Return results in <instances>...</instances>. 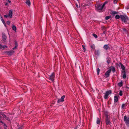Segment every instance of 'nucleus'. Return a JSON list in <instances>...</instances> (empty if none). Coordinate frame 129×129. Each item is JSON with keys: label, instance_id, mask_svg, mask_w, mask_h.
<instances>
[{"label": "nucleus", "instance_id": "51", "mask_svg": "<svg viewBox=\"0 0 129 129\" xmlns=\"http://www.w3.org/2000/svg\"><path fill=\"white\" fill-rule=\"evenodd\" d=\"M103 33L104 34H105V31H104L103 32Z\"/></svg>", "mask_w": 129, "mask_h": 129}, {"label": "nucleus", "instance_id": "23", "mask_svg": "<svg viewBox=\"0 0 129 129\" xmlns=\"http://www.w3.org/2000/svg\"><path fill=\"white\" fill-rule=\"evenodd\" d=\"M118 86L121 87L123 85V83L122 81L121 82L118 83Z\"/></svg>", "mask_w": 129, "mask_h": 129}, {"label": "nucleus", "instance_id": "32", "mask_svg": "<svg viewBox=\"0 0 129 129\" xmlns=\"http://www.w3.org/2000/svg\"><path fill=\"white\" fill-rule=\"evenodd\" d=\"M63 101H61V99H59L57 101V103H59L60 102H63Z\"/></svg>", "mask_w": 129, "mask_h": 129}, {"label": "nucleus", "instance_id": "30", "mask_svg": "<svg viewBox=\"0 0 129 129\" xmlns=\"http://www.w3.org/2000/svg\"><path fill=\"white\" fill-rule=\"evenodd\" d=\"M93 36L95 38H97L98 36L97 35L95 34H92Z\"/></svg>", "mask_w": 129, "mask_h": 129}, {"label": "nucleus", "instance_id": "11", "mask_svg": "<svg viewBox=\"0 0 129 129\" xmlns=\"http://www.w3.org/2000/svg\"><path fill=\"white\" fill-rule=\"evenodd\" d=\"M122 73L123 74V75L122 76L123 78L124 79H125L126 77V72L125 71L122 72Z\"/></svg>", "mask_w": 129, "mask_h": 129}, {"label": "nucleus", "instance_id": "22", "mask_svg": "<svg viewBox=\"0 0 129 129\" xmlns=\"http://www.w3.org/2000/svg\"><path fill=\"white\" fill-rule=\"evenodd\" d=\"M95 53L96 55H99L100 54V52L98 50L95 51Z\"/></svg>", "mask_w": 129, "mask_h": 129}, {"label": "nucleus", "instance_id": "27", "mask_svg": "<svg viewBox=\"0 0 129 129\" xmlns=\"http://www.w3.org/2000/svg\"><path fill=\"white\" fill-rule=\"evenodd\" d=\"M91 48H92V49L94 50L95 49V46L93 44L91 45Z\"/></svg>", "mask_w": 129, "mask_h": 129}, {"label": "nucleus", "instance_id": "18", "mask_svg": "<svg viewBox=\"0 0 129 129\" xmlns=\"http://www.w3.org/2000/svg\"><path fill=\"white\" fill-rule=\"evenodd\" d=\"M120 18H121V15L119 16L118 15H116L115 16V18L116 19H118Z\"/></svg>", "mask_w": 129, "mask_h": 129}, {"label": "nucleus", "instance_id": "48", "mask_svg": "<svg viewBox=\"0 0 129 129\" xmlns=\"http://www.w3.org/2000/svg\"><path fill=\"white\" fill-rule=\"evenodd\" d=\"M4 126H6V127H7V126H6V124H5L4 123Z\"/></svg>", "mask_w": 129, "mask_h": 129}, {"label": "nucleus", "instance_id": "42", "mask_svg": "<svg viewBox=\"0 0 129 129\" xmlns=\"http://www.w3.org/2000/svg\"><path fill=\"white\" fill-rule=\"evenodd\" d=\"M0 122L2 124L4 123V122L2 121L1 119H0Z\"/></svg>", "mask_w": 129, "mask_h": 129}, {"label": "nucleus", "instance_id": "14", "mask_svg": "<svg viewBox=\"0 0 129 129\" xmlns=\"http://www.w3.org/2000/svg\"><path fill=\"white\" fill-rule=\"evenodd\" d=\"M118 100V97L117 96H114V102L115 103L117 102Z\"/></svg>", "mask_w": 129, "mask_h": 129}, {"label": "nucleus", "instance_id": "46", "mask_svg": "<svg viewBox=\"0 0 129 129\" xmlns=\"http://www.w3.org/2000/svg\"><path fill=\"white\" fill-rule=\"evenodd\" d=\"M7 1V2H8L9 3H10L11 2V1H10L9 0H8V1Z\"/></svg>", "mask_w": 129, "mask_h": 129}, {"label": "nucleus", "instance_id": "53", "mask_svg": "<svg viewBox=\"0 0 129 129\" xmlns=\"http://www.w3.org/2000/svg\"><path fill=\"white\" fill-rule=\"evenodd\" d=\"M5 129H7L6 127H5Z\"/></svg>", "mask_w": 129, "mask_h": 129}, {"label": "nucleus", "instance_id": "4", "mask_svg": "<svg viewBox=\"0 0 129 129\" xmlns=\"http://www.w3.org/2000/svg\"><path fill=\"white\" fill-rule=\"evenodd\" d=\"M124 120L126 124L127 125H129V117H127L126 115L124 116Z\"/></svg>", "mask_w": 129, "mask_h": 129}, {"label": "nucleus", "instance_id": "38", "mask_svg": "<svg viewBox=\"0 0 129 129\" xmlns=\"http://www.w3.org/2000/svg\"><path fill=\"white\" fill-rule=\"evenodd\" d=\"M3 47L4 48H7V46L5 45H4L3 46Z\"/></svg>", "mask_w": 129, "mask_h": 129}, {"label": "nucleus", "instance_id": "45", "mask_svg": "<svg viewBox=\"0 0 129 129\" xmlns=\"http://www.w3.org/2000/svg\"><path fill=\"white\" fill-rule=\"evenodd\" d=\"M76 7L77 8H78V4H76Z\"/></svg>", "mask_w": 129, "mask_h": 129}, {"label": "nucleus", "instance_id": "10", "mask_svg": "<svg viewBox=\"0 0 129 129\" xmlns=\"http://www.w3.org/2000/svg\"><path fill=\"white\" fill-rule=\"evenodd\" d=\"M103 48L106 51H107L108 49H110L108 44H105V45L103 47Z\"/></svg>", "mask_w": 129, "mask_h": 129}, {"label": "nucleus", "instance_id": "20", "mask_svg": "<svg viewBox=\"0 0 129 129\" xmlns=\"http://www.w3.org/2000/svg\"><path fill=\"white\" fill-rule=\"evenodd\" d=\"M110 69H111V71H112L113 73H114L115 71V68L113 67H112V68Z\"/></svg>", "mask_w": 129, "mask_h": 129}, {"label": "nucleus", "instance_id": "39", "mask_svg": "<svg viewBox=\"0 0 129 129\" xmlns=\"http://www.w3.org/2000/svg\"><path fill=\"white\" fill-rule=\"evenodd\" d=\"M8 16H9L8 15H5L4 16V17L5 18H7L8 17Z\"/></svg>", "mask_w": 129, "mask_h": 129}, {"label": "nucleus", "instance_id": "41", "mask_svg": "<svg viewBox=\"0 0 129 129\" xmlns=\"http://www.w3.org/2000/svg\"><path fill=\"white\" fill-rule=\"evenodd\" d=\"M7 24H8V25L9 24H10V21H7Z\"/></svg>", "mask_w": 129, "mask_h": 129}, {"label": "nucleus", "instance_id": "13", "mask_svg": "<svg viewBox=\"0 0 129 129\" xmlns=\"http://www.w3.org/2000/svg\"><path fill=\"white\" fill-rule=\"evenodd\" d=\"M119 66H120L121 69L123 70V71H125V67L124 66V65L121 63H120Z\"/></svg>", "mask_w": 129, "mask_h": 129}, {"label": "nucleus", "instance_id": "29", "mask_svg": "<svg viewBox=\"0 0 129 129\" xmlns=\"http://www.w3.org/2000/svg\"><path fill=\"white\" fill-rule=\"evenodd\" d=\"M65 97V96L64 95H63L61 97V101H64V99Z\"/></svg>", "mask_w": 129, "mask_h": 129}, {"label": "nucleus", "instance_id": "40", "mask_svg": "<svg viewBox=\"0 0 129 129\" xmlns=\"http://www.w3.org/2000/svg\"><path fill=\"white\" fill-rule=\"evenodd\" d=\"M117 0H114V3L115 4H116L117 3Z\"/></svg>", "mask_w": 129, "mask_h": 129}, {"label": "nucleus", "instance_id": "28", "mask_svg": "<svg viewBox=\"0 0 129 129\" xmlns=\"http://www.w3.org/2000/svg\"><path fill=\"white\" fill-rule=\"evenodd\" d=\"M105 115L106 116V118L109 117L108 116V113L107 112H106L105 113Z\"/></svg>", "mask_w": 129, "mask_h": 129}, {"label": "nucleus", "instance_id": "35", "mask_svg": "<svg viewBox=\"0 0 129 129\" xmlns=\"http://www.w3.org/2000/svg\"><path fill=\"white\" fill-rule=\"evenodd\" d=\"M100 71V70L99 68H98L97 69V74L99 75V72Z\"/></svg>", "mask_w": 129, "mask_h": 129}, {"label": "nucleus", "instance_id": "55", "mask_svg": "<svg viewBox=\"0 0 129 129\" xmlns=\"http://www.w3.org/2000/svg\"><path fill=\"white\" fill-rule=\"evenodd\" d=\"M77 1H78V0H77Z\"/></svg>", "mask_w": 129, "mask_h": 129}, {"label": "nucleus", "instance_id": "9", "mask_svg": "<svg viewBox=\"0 0 129 129\" xmlns=\"http://www.w3.org/2000/svg\"><path fill=\"white\" fill-rule=\"evenodd\" d=\"M111 71V69H109L105 73V75L106 78H107L109 76L110 74Z\"/></svg>", "mask_w": 129, "mask_h": 129}, {"label": "nucleus", "instance_id": "49", "mask_svg": "<svg viewBox=\"0 0 129 129\" xmlns=\"http://www.w3.org/2000/svg\"><path fill=\"white\" fill-rule=\"evenodd\" d=\"M2 46V44H0V46Z\"/></svg>", "mask_w": 129, "mask_h": 129}, {"label": "nucleus", "instance_id": "47", "mask_svg": "<svg viewBox=\"0 0 129 129\" xmlns=\"http://www.w3.org/2000/svg\"><path fill=\"white\" fill-rule=\"evenodd\" d=\"M8 3H6L5 4V5H8Z\"/></svg>", "mask_w": 129, "mask_h": 129}, {"label": "nucleus", "instance_id": "36", "mask_svg": "<svg viewBox=\"0 0 129 129\" xmlns=\"http://www.w3.org/2000/svg\"><path fill=\"white\" fill-rule=\"evenodd\" d=\"M2 21L3 22V24L5 25H6V23L5 22V21H4V20H3V19L2 18Z\"/></svg>", "mask_w": 129, "mask_h": 129}, {"label": "nucleus", "instance_id": "33", "mask_svg": "<svg viewBox=\"0 0 129 129\" xmlns=\"http://www.w3.org/2000/svg\"><path fill=\"white\" fill-rule=\"evenodd\" d=\"M122 91L121 90H120L119 92V95L120 96H122Z\"/></svg>", "mask_w": 129, "mask_h": 129}, {"label": "nucleus", "instance_id": "34", "mask_svg": "<svg viewBox=\"0 0 129 129\" xmlns=\"http://www.w3.org/2000/svg\"><path fill=\"white\" fill-rule=\"evenodd\" d=\"M125 104H123L121 106L122 109L124 108V107H125Z\"/></svg>", "mask_w": 129, "mask_h": 129}, {"label": "nucleus", "instance_id": "25", "mask_svg": "<svg viewBox=\"0 0 129 129\" xmlns=\"http://www.w3.org/2000/svg\"><path fill=\"white\" fill-rule=\"evenodd\" d=\"M4 118H5L8 121H10V119L9 118V117H7L6 115L5 116H4Z\"/></svg>", "mask_w": 129, "mask_h": 129}, {"label": "nucleus", "instance_id": "50", "mask_svg": "<svg viewBox=\"0 0 129 129\" xmlns=\"http://www.w3.org/2000/svg\"><path fill=\"white\" fill-rule=\"evenodd\" d=\"M77 127H75L74 128V129H77Z\"/></svg>", "mask_w": 129, "mask_h": 129}, {"label": "nucleus", "instance_id": "54", "mask_svg": "<svg viewBox=\"0 0 129 129\" xmlns=\"http://www.w3.org/2000/svg\"><path fill=\"white\" fill-rule=\"evenodd\" d=\"M127 88H129V87H127Z\"/></svg>", "mask_w": 129, "mask_h": 129}, {"label": "nucleus", "instance_id": "8", "mask_svg": "<svg viewBox=\"0 0 129 129\" xmlns=\"http://www.w3.org/2000/svg\"><path fill=\"white\" fill-rule=\"evenodd\" d=\"M3 40L4 42H5L6 41V39H7V36L5 34L3 33L2 34Z\"/></svg>", "mask_w": 129, "mask_h": 129}, {"label": "nucleus", "instance_id": "44", "mask_svg": "<svg viewBox=\"0 0 129 129\" xmlns=\"http://www.w3.org/2000/svg\"><path fill=\"white\" fill-rule=\"evenodd\" d=\"M22 127H19L18 128V129H22Z\"/></svg>", "mask_w": 129, "mask_h": 129}, {"label": "nucleus", "instance_id": "19", "mask_svg": "<svg viewBox=\"0 0 129 129\" xmlns=\"http://www.w3.org/2000/svg\"><path fill=\"white\" fill-rule=\"evenodd\" d=\"M111 12L113 16H114L115 14L118 13L117 12L113 11H112Z\"/></svg>", "mask_w": 129, "mask_h": 129}, {"label": "nucleus", "instance_id": "16", "mask_svg": "<svg viewBox=\"0 0 129 129\" xmlns=\"http://www.w3.org/2000/svg\"><path fill=\"white\" fill-rule=\"evenodd\" d=\"M100 122V120L98 117L97 118L96 123L98 124L99 125Z\"/></svg>", "mask_w": 129, "mask_h": 129}, {"label": "nucleus", "instance_id": "52", "mask_svg": "<svg viewBox=\"0 0 129 129\" xmlns=\"http://www.w3.org/2000/svg\"><path fill=\"white\" fill-rule=\"evenodd\" d=\"M1 115H0V119H1Z\"/></svg>", "mask_w": 129, "mask_h": 129}, {"label": "nucleus", "instance_id": "21", "mask_svg": "<svg viewBox=\"0 0 129 129\" xmlns=\"http://www.w3.org/2000/svg\"><path fill=\"white\" fill-rule=\"evenodd\" d=\"M12 27L13 30L14 31H16V26L14 25H13Z\"/></svg>", "mask_w": 129, "mask_h": 129}, {"label": "nucleus", "instance_id": "37", "mask_svg": "<svg viewBox=\"0 0 129 129\" xmlns=\"http://www.w3.org/2000/svg\"><path fill=\"white\" fill-rule=\"evenodd\" d=\"M82 47L83 48V49L84 50V51H85V47L83 45H82Z\"/></svg>", "mask_w": 129, "mask_h": 129}, {"label": "nucleus", "instance_id": "24", "mask_svg": "<svg viewBox=\"0 0 129 129\" xmlns=\"http://www.w3.org/2000/svg\"><path fill=\"white\" fill-rule=\"evenodd\" d=\"M122 30L124 32V33H127V30L125 28H122Z\"/></svg>", "mask_w": 129, "mask_h": 129}, {"label": "nucleus", "instance_id": "15", "mask_svg": "<svg viewBox=\"0 0 129 129\" xmlns=\"http://www.w3.org/2000/svg\"><path fill=\"white\" fill-rule=\"evenodd\" d=\"M25 3L28 6H30L31 3L29 0H26L25 2Z\"/></svg>", "mask_w": 129, "mask_h": 129}, {"label": "nucleus", "instance_id": "12", "mask_svg": "<svg viewBox=\"0 0 129 129\" xmlns=\"http://www.w3.org/2000/svg\"><path fill=\"white\" fill-rule=\"evenodd\" d=\"M12 10H10L9 11L8 15L10 18H12Z\"/></svg>", "mask_w": 129, "mask_h": 129}, {"label": "nucleus", "instance_id": "26", "mask_svg": "<svg viewBox=\"0 0 129 129\" xmlns=\"http://www.w3.org/2000/svg\"><path fill=\"white\" fill-rule=\"evenodd\" d=\"M111 17V16H106L105 17V19L107 20L109 19Z\"/></svg>", "mask_w": 129, "mask_h": 129}, {"label": "nucleus", "instance_id": "5", "mask_svg": "<svg viewBox=\"0 0 129 129\" xmlns=\"http://www.w3.org/2000/svg\"><path fill=\"white\" fill-rule=\"evenodd\" d=\"M112 93V91L111 90H109L108 91H107L105 93V94L104 96V98L105 99H108V96L110 94Z\"/></svg>", "mask_w": 129, "mask_h": 129}, {"label": "nucleus", "instance_id": "17", "mask_svg": "<svg viewBox=\"0 0 129 129\" xmlns=\"http://www.w3.org/2000/svg\"><path fill=\"white\" fill-rule=\"evenodd\" d=\"M107 63L109 64L111 62V59L109 57H108L107 58Z\"/></svg>", "mask_w": 129, "mask_h": 129}, {"label": "nucleus", "instance_id": "31", "mask_svg": "<svg viewBox=\"0 0 129 129\" xmlns=\"http://www.w3.org/2000/svg\"><path fill=\"white\" fill-rule=\"evenodd\" d=\"M1 115L3 116V117H4V116H5V115L3 112H0V115Z\"/></svg>", "mask_w": 129, "mask_h": 129}, {"label": "nucleus", "instance_id": "43", "mask_svg": "<svg viewBox=\"0 0 129 129\" xmlns=\"http://www.w3.org/2000/svg\"><path fill=\"white\" fill-rule=\"evenodd\" d=\"M88 5L87 4H85V5H84V7H86V6H88Z\"/></svg>", "mask_w": 129, "mask_h": 129}, {"label": "nucleus", "instance_id": "7", "mask_svg": "<svg viewBox=\"0 0 129 129\" xmlns=\"http://www.w3.org/2000/svg\"><path fill=\"white\" fill-rule=\"evenodd\" d=\"M105 122L107 125H110L111 123L109 117H107L105 118Z\"/></svg>", "mask_w": 129, "mask_h": 129}, {"label": "nucleus", "instance_id": "3", "mask_svg": "<svg viewBox=\"0 0 129 129\" xmlns=\"http://www.w3.org/2000/svg\"><path fill=\"white\" fill-rule=\"evenodd\" d=\"M15 47L13 48L12 50L7 51V53L8 55H12L13 54L14 52V50L15 49H16L17 48L18 46L17 44V42L16 41H15Z\"/></svg>", "mask_w": 129, "mask_h": 129}, {"label": "nucleus", "instance_id": "1", "mask_svg": "<svg viewBox=\"0 0 129 129\" xmlns=\"http://www.w3.org/2000/svg\"><path fill=\"white\" fill-rule=\"evenodd\" d=\"M106 3L107 2H105L103 5L102 4L97 5L96 6H95L96 10L98 11L99 12L103 11V8Z\"/></svg>", "mask_w": 129, "mask_h": 129}, {"label": "nucleus", "instance_id": "6", "mask_svg": "<svg viewBox=\"0 0 129 129\" xmlns=\"http://www.w3.org/2000/svg\"><path fill=\"white\" fill-rule=\"evenodd\" d=\"M55 76V75L54 73H52L49 76V79L52 81L54 80V79Z\"/></svg>", "mask_w": 129, "mask_h": 129}, {"label": "nucleus", "instance_id": "2", "mask_svg": "<svg viewBox=\"0 0 129 129\" xmlns=\"http://www.w3.org/2000/svg\"><path fill=\"white\" fill-rule=\"evenodd\" d=\"M121 21L125 24L129 23V22H128L129 20V19L127 16L121 15Z\"/></svg>", "mask_w": 129, "mask_h": 129}]
</instances>
